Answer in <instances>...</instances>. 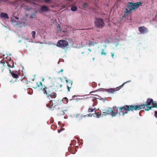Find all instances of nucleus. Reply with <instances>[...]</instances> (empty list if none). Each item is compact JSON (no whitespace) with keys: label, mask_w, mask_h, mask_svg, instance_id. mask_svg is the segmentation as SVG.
<instances>
[{"label":"nucleus","mask_w":157,"mask_h":157,"mask_svg":"<svg viewBox=\"0 0 157 157\" xmlns=\"http://www.w3.org/2000/svg\"><path fill=\"white\" fill-rule=\"evenodd\" d=\"M142 105H125L119 108V115H124L128 113V111H133V110L137 111L140 110V107Z\"/></svg>","instance_id":"1"},{"label":"nucleus","mask_w":157,"mask_h":157,"mask_svg":"<svg viewBox=\"0 0 157 157\" xmlns=\"http://www.w3.org/2000/svg\"><path fill=\"white\" fill-rule=\"evenodd\" d=\"M41 88V90L43 91L44 94H46L48 99L50 98H55L56 97V93H52L53 88L52 86H45Z\"/></svg>","instance_id":"2"},{"label":"nucleus","mask_w":157,"mask_h":157,"mask_svg":"<svg viewBox=\"0 0 157 157\" xmlns=\"http://www.w3.org/2000/svg\"><path fill=\"white\" fill-rule=\"evenodd\" d=\"M62 104L61 101H60L56 99H54L50 100L49 103L46 105V106L50 110H53Z\"/></svg>","instance_id":"3"},{"label":"nucleus","mask_w":157,"mask_h":157,"mask_svg":"<svg viewBox=\"0 0 157 157\" xmlns=\"http://www.w3.org/2000/svg\"><path fill=\"white\" fill-rule=\"evenodd\" d=\"M10 71L12 77L15 79L13 82L14 85L16 86H20L23 82L21 81V78L20 74L18 73H16L12 71L11 70H10Z\"/></svg>","instance_id":"4"},{"label":"nucleus","mask_w":157,"mask_h":157,"mask_svg":"<svg viewBox=\"0 0 157 157\" xmlns=\"http://www.w3.org/2000/svg\"><path fill=\"white\" fill-rule=\"evenodd\" d=\"M28 3L25 0H14V4L17 5V6L21 5L22 8H24L26 11H29L30 9L27 6L25 5V4Z\"/></svg>","instance_id":"5"},{"label":"nucleus","mask_w":157,"mask_h":157,"mask_svg":"<svg viewBox=\"0 0 157 157\" xmlns=\"http://www.w3.org/2000/svg\"><path fill=\"white\" fill-rule=\"evenodd\" d=\"M54 110H55L56 113L59 116L63 115L65 113V112L67 111L63 107L62 104Z\"/></svg>","instance_id":"6"},{"label":"nucleus","mask_w":157,"mask_h":157,"mask_svg":"<svg viewBox=\"0 0 157 157\" xmlns=\"http://www.w3.org/2000/svg\"><path fill=\"white\" fill-rule=\"evenodd\" d=\"M94 23L96 26L100 28L103 27L105 25L103 20L100 18H96L95 20Z\"/></svg>","instance_id":"7"},{"label":"nucleus","mask_w":157,"mask_h":157,"mask_svg":"<svg viewBox=\"0 0 157 157\" xmlns=\"http://www.w3.org/2000/svg\"><path fill=\"white\" fill-rule=\"evenodd\" d=\"M130 81H128L125 82H124L122 85L120 86L119 87H117L115 88H110L109 89H106V91L108 92V93L109 94L113 93V94L114 92L116 91H118L122 87H123L124 85L127 82H129Z\"/></svg>","instance_id":"8"},{"label":"nucleus","mask_w":157,"mask_h":157,"mask_svg":"<svg viewBox=\"0 0 157 157\" xmlns=\"http://www.w3.org/2000/svg\"><path fill=\"white\" fill-rule=\"evenodd\" d=\"M128 3H129V5L128 4V5L127 6L126 8V11L125 12V13L124 15L123 16V17H125L126 15L127 16L128 14H130L132 12V11L133 10V8L132 7V3L130 2Z\"/></svg>","instance_id":"9"},{"label":"nucleus","mask_w":157,"mask_h":157,"mask_svg":"<svg viewBox=\"0 0 157 157\" xmlns=\"http://www.w3.org/2000/svg\"><path fill=\"white\" fill-rule=\"evenodd\" d=\"M68 42L64 40H59L57 43V45L59 47L65 48L68 45Z\"/></svg>","instance_id":"10"},{"label":"nucleus","mask_w":157,"mask_h":157,"mask_svg":"<svg viewBox=\"0 0 157 157\" xmlns=\"http://www.w3.org/2000/svg\"><path fill=\"white\" fill-rule=\"evenodd\" d=\"M85 96H83L84 98L87 99L88 101H91L93 102V106H94L97 105V98H96L92 96H89V97L85 98Z\"/></svg>","instance_id":"11"},{"label":"nucleus","mask_w":157,"mask_h":157,"mask_svg":"<svg viewBox=\"0 0 157 157\" xmlns=\"http://www.w3.org/2000/svg\"><path fill=\"white\" fill-rule=\"evenodd\" d=\"M112 109L110 108H108L106 110H103L102 117L103 116H106L107 115H111L112 112H113Z\"/></svg>","instance_id":"12"},{"label":"nucleus","mask_w":157,"mask_h":157,"mask_svg":"<svg viewBox=\"0 0 157 157\" xmlns=\"http://www.w3.org/2000/svg\"><path fill=\"white\" fill-rule=\"evenodd\" d=\"M40 10L43 12H47L49 11V9L48 6H41Z\"/></svg>","instance_id":"13"},{"label":"nucleus","mask_w":157,"mask_h":157,"mask_svg":"<svg viewBox=\"0 0 157 157\" xmlns=\"http://www.w3.org/2000/svg\"><path fill=\"white\" fill-rule=\"evenodd\" d=\"M138 30L141 33H144L147 32L146 28L144 26L140 27L139 28Z\"/></svg>","instance_id":"14"},{"label":"nucleus","mask_w":157,"mask_h":157,"mask_svg":"<svg viewBox=\"0 0 157 157\" xmlns=\"http://www.w3.org/2000/svg\"><path fill=\"white\" fill-rule=\"evenodd\" d=\"M113 112H112L111 116L112 117H115L118 113V108L116 107L115 106L113 107Z\"/></svg>","instance_id":"15"},{"label":"nucleus","mask_w":157,"mask_h":157,"mask_svg":"<svg viewBox=\"0 0 157 157\" xmlns=\"http://www.w3.org/2000/svg\"><path fill=\"white\" fill-rule=\"evenodd\" d=\"M141 4L142 3L141 2H137L136 3H132V7L133 8V10H134L136 8H138L140 4Z\"/></svg>","instance_id":"16"},{"label":"nucleus","mask_w":157,"mask_h":157,"mask_svg":"<svg viewBox=\"0 0 157 157\" xmlns=\"http://www.w3.org/2000/svg\"><path fill=\"white\" fill-rule=\"evenodd\" d=\"M0 16L2 18H4L6 19H9V17L7 13H1Z\"/></svg>","instance_id":"17"},{"label":"nucleus","mask_w":157,"mask_h":157,"mask_svg":"<svg viewBox=\"0 0 157 157\" xmlns=\"http://www.w3.org/2000/svg\"><path fill=\"white\" fill-rule=\"evenodd\" d=\"M68 150H70V152L72 154H75L76 151V147H73L72 150H70V148H69Z\"/></svg>","instance_id":"18"},{"label":"nucleus","mask_w":157,"mask_h":157,"mask_svg":"<svg viewBox=\"0 0 157 157\" xmlns=\"http://www.w3.org/2000/svg\"><path fill=\"white\" fill-rule=\"evenodd\" d=\"M66 81L67 83H68V84H69V86L71 87L72 85L73 81L71 80L66 79Z\"/></svg>","instance_id":"19"},{"label":"nucleus","mask_w":157,"mask_h":157,"mask_svg":"<svg viewBox=\"0 0 157 157\" xmlns=\"http://www.w3.org/2000/svg\"><path fill=\"white\" fill-rule=\"evenodd\" d=\"M36 84H37V86L35 87V88H36L37 87H39L41 86L43 87V85L42 84V83L41 82H37Z\"/></svg>","instance_id":"20"},{"label":"nucleus","mask_w":157,"mask_h":157,"mask_svg":"<svg viewBox=\"0 0 157 157\" xmlns=\"http://www.w3.org/2000/svg\"><path fill=\"white\" fill-rule=\"evenodd\" d=\"M77 9V7L75 6H73L71 7V10L73 11H76Z\"/></svg>","instance_id":"21"},{"label":"nucleus","mask_w":157,"mask_h":157,"mask_svg":"<svg viewBox=\"0 0 157 157\" xmlns=\"http://www.w3.org/2000/svg\"><path fill=\"white\" fill-rule=\"evenodd\" d=\"M95 114L98 118H99L101 115V113L99 112L96 113Z\"/></svg>","instance_id":"22"},{"label":"nucleus","mask_w":157,"mask_h":157,"mask_svg":"<svg viewBox=\"0 0 157 157\" xmlns=\"http://www.w3.org/2000/svg\"><path fill=\"white\" fill-rule=\"evenodd\" d=\"M94 42H92L90 41H89V43L88 44V45L90 46H94Z\"/></svg>","instance_id":"23"},{"label":"nucleus","mask_w":157,"mask_h":157,"mask_svg":"<svg viewBox=\"0 0 157 157\" xmlns=\"http://www.w3.org/2000/svg\"><path fill=\"white\" fill-rule=\"evenodd\" d=\"M101 54L102 55H104V56H106V52H105L104 51V49H102V51H101Z\"/></svg>","instance_id":"24"},{"label":"nucleus","mask_w":157,"mask_h":157,"mask_svg":"<svg viewBox=\"0 0 157 157\" xmlns=\"http://www.w3.org/2000/svg\"><path fill=\"white\" fill-rule=\"evenodd\" d=\"M88 5V3H86L82 5V9H85L86 6Z\"/></svg>","instance_id":"25"},{"label":"nucleus","mask_w":157,"mask_h":157,"mask_svg":"<svg viewBox=\"0 0 157 157\" xmlns=\"http://www.w3.org/2000/svg\"><path fill=\"white\" fill-rule=\"evenodd\" d=\"M31 34L32 35L33 37L34 38L35 37L36 35V32L35 31H33L32 32Z\"/></svg>","instance_id":"26"},{"label":"nucleus","mask_w":157,"mask_h":157,"mask_svg":"<svg viewBox=\"0 0 157 157\" xmlns=\"http://www.w3.org/2000/svg\"><path fill=\"white\" fill-rule=\"evenodd\" d=\"M36 12L35 11L34 13L33 14H31V15L30 18H34V17L36 15L35 14H36Z\"/></svg>","instance_id":"27"},{"label":"nucleus","mask_w":157,"mask_h":157,"mask_svg":"<svg viewBox=\"0 0 157 157\" xmlns=\"http://www.w3.org/2000/svg\"><path fill=\"white\" fill-rule=\"evenodd\" d=\"M95 109V108L92 109L91 108H89L88 109V111L89 112H92L94 111V110Z\"/></svg>","instance_id":"28"},{"label":"nucleus","mask_w":157,"mask_h":157,"mask_svg":"<svg viewBox=\"0 0 157 157\" xmlns=\"http://www.w3.org/2000/svg\"><path fill=\"white\" fill-rule=\"evenodd\" d=\"M67 88L68 89V91H70V89L71 88V87L69 86V84H67Z\"/></svg>","instance_id":"29"},{"label":"nucleus","mask_w":157,"mask_h":157,"mask_svg":"<svg viewBox=\"0 0 157 157\" xmlns=\"http://www.w3.org/2000/svg\"><path fill=\"white\" fill-rule=\"evenodd\" d=\"M64 129L63 128H61V129L58 130V132L59 133L60 132H61L62 131L64 130Z\"/></svg>","instance_id":"30"},{"label":"nucleus","mask_w":157,"mask_h":157,"mask_svg":"<svg viewBox=\"0 0 157 157\" xmlns=\"http://www.w3.org/2000/svg\"><path fill=\"white\" fill-rule=\"evenodd\" d=\"M64 101L65 102H67L68 101V99L66 97H65L64 98Z\"/></svg>","instance_id":"31"},{"label":"nucleus","mask_w":157,"mask_h":157,"mask_svg":"<svg viewBox=\"0 0 157 157\" xmlns=\"http://www.w3.org/2000/svg\"><path fill=\"white\" fill-rule=\"evenodd\" d=\"M44 1L46 3H49L51 2V0H44Z\"/></svg>","instance_id":"32"},{"label":"nucleus","mask_w":157,"mask_h":157,"mask_svg":"<svg viewBox=\"0 0 157 157\" xmlns=\"http://www.w3.org/2000/svg\"><path fill=\"white\" fill-rule=\"evenodd\" d=\"M155 116L156 117H157V111H155Z\"/></svg>","instance_id":"33"},{"label":"nucleus","mask_w":157,"mask_h":157,"mask_svg":"<svg viewBox=\"0 0 157 157\" xmlns=\"http://www.w3.org/2000/svg\"><path fill=\"white\" fill-rule=\"evenodd\" d=\"M111 56L112 57V58H114V54L113 53V52H111Z\"/></svg>","instance_id":"34"},{"label":"nucleus","mask_w":157,"mask_h":157,"mask_svg":"<svg viewBox=\"0 0 157 157\" xmlns=\"http://www.w3.org/2000/svg\"><path fill=\"white\" fill-rule=\"evenodd\" d=\"M92 115V114L91 113L88 114V115H87V116H88V117H91Z\"/></svg>","instance_id":"35"},{"label":"nucleus","mask_w":157,"mask_h":157,"mask_svg":"<svg viewBox=\"0 0 157 157\" xmlns=\"http://www.w3.org/2000/svg\"><path fill=\"white\" fill-rule=\"evenodd\" d=\"M58 86H59L60 88H61L62 86V85L61 84H58Z\"/></svg>","instance_id":"36"},{"label":"nucleus","mask_w":157,"mask_h":157,"mask_svg":"<svg viewBox=\"0 0 157 157\" xmlns=\"http://www.w3.org/2000/svg\"><path fill=\"white\" fill-rule=\"evenodd\" d=\"M63 69H61V70H60V71H59V72L58 73H59L60 72H63Z\"/></svg>","instance_id":"37"},{"label":"nucleus","mask_w":157,"mask_h":157,"mask_svg":"<svg viewBox=\"0 0 157 157\" xmlns=\"http://www.w3.org/2000/svg\"><path fill=\"white\" fill-rule=\"evenodd\" d=\"M76 96L75 95H73L72 96V97L73 98H74L75 97H76Z\"/></svg>","instance_id":"38"},{"label":"nucleus","mask_w":157,"mask_h":157,"mask_svg":"<svg viewBox=\"0 0 157 157\" xmlns=\"http://www.w3.org/2000/svg\"><path fill=\"white\" fill-rule=\"evenodd\" d=\"M88 50H89L90 52H91V50L90 49V48H89L88 49Z\"/></svg>","instance_id":"39"},{"label":"nucleus","mask_w":157,"mask_h":157,"mask_svg":"<svg viewBox=\"0 0 157 157\" xmlns=\"http://www.w3.org/2000/svg\"><path fill=\"white\" fill-rule=\"evenodd\" d=\"M16 19H18V17H15Z\"/></svg>","instance_id":"40"},{"label":"nucleus","mask_w":157,"mask_h":157,"mask_svg":"<svg viewBox=\"0 0 157 157\" xmlns=\"http://www.w3.org/2000/svg\"><path fill=\"white\" fill-rule=\"evenodd\" d=\"M44 78H43L42 79V81H44Z\"/></svg>","instance_id":"41"},{"label":"nucleus","mask_w":157,"mask_h":157,"mask_svg":"<svg viewBox=\"0 0 157 157\" xmlns=\"http://www.w3.org/2000/svg\"><path fill=\"white\" fill-rule=\"evenodd\" d=\"M8 66H11V65H10L8 63Z\"/></svg>","instance_id":"42"},{"label":"nucleus","mask_w":157,"mask_h":157,"mask_svg":"<svg viewBox=\"0 0 157 157\" xmlns=\"http://www.w3.org/2000/svg\"><path fill=\"white\" fill-rule=\"evenodd\" d=\"M94 59H95V58H93V60H94Z\"/></svg>","instance_id":"43"},{"label":"nucleus","mask_w":157,"mask_h":157,"mask_svg":"<svg viewBox=\"0 0 157 157\" xmlns=\"http://www.w3.org/2000/svg\"><path fill=\"white\" fill-rule=\"evenodd\" d=\"M154 103H156V101H154Z\"/></svg>","instance_id":"44"},{"label":"nucleus","mask_w":157,"mask_h":157,"mask_svg":"<svg viewBox=\"0 0 157 157\" xmlns=\"http://www.w3.org/2000/svg\"><path fill=\"white\" fill-rule=\"evenodd\" d=\"M83 53H84V52H82V54H83Z\"/></svg>","instance_id":"45"}]
</instances>
